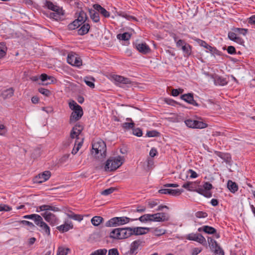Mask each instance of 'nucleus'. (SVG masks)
Returning <instances> with one entry per match:
<instances>
[{
    "instance_id": "1",
    "label": "nucleus",
    "mask_w": 255,
    "mask_h": 255,
    "mask_svg": "<svg viewBox=\"0 0 255 255\" xmlns=\"http://www.w3.org/2000/svg\"><path fill=\"white\" fill-rule=\"evenodd\" d=\"M50 211L58 212L60 211V209L57 207L49 205H43L37 207L36 209L37 212L44 211V213L41 214V216L46 221L49 223L50 225L54 226L57 223L58 219L54 214L50 212Z\"/></svg>"
},
{
    "instance_id": "2",
    "label": "nucleus",
    "mask_w": 255,
    "mask_h": 255,
    "mask_svg": "<svg viewBox=\"0 0 255 255\" xmlns=\"http://www.w3.org/2000/svg\"><path fill=\"white\" fill-rule=\"evenodd\" d=\"M75 17H77V18L67 25V28L69 30L77 29L83 23L86 22V21H89L87 13L83 9L76 11Z\"/></svg>"
},
{
    "instance_id": "3",
    "label": "nucleus",
    "mask_w": 255,
    "mask_h": 255,
    "mask_svg": "<svg viewBox=\"0 0 255 255\" xmlns=\"http://www.w3.org/2000/svg\"><path fill=\"white\" fill-rule=\"evenodd\" d=\"M107 146L106 143L100 139L92 143V154L98 158H103L106 156Z\"/></svg>"
},
{
    "instance_id": "4",
    "label": "nucleus",
    "mask_w": 255,
    "mask_h": 255,
    "mask_svg": "<svg viewBox=\"0 0 255 255\" xmlns=\"http://www.w3.org/2000/svg\"><path fill=\"white\" fill-rule=\"evenodd\" d=\"M200 182L196 181L194 182L188 181L182 185V187L190 191H195L199 194L203 195L205 197H211V194L209 192L202 189L200 187Z\"/></svg>"
},
{
    "instance_id": "5",
    "label": "nucleus",
    "mask_w": 255,
    "mask_h": 255,
    "mask_svg": "<svg viewBox=\"0 0 255 255\" xmlns=\"http://www.w3.org/2000/svg\"><path fill=\"white\" fill-rule=\"evenodd\" d=\"M84 129L83 126L80 123H77L75 126L72 128L70 132V137L65 140L63 143V146L65 148L68 147L72 143V140L75 138H76L77 140L79 139V136L81 132Z\"/></svg>"
},
{
    "instance_id": "6",
    "label": "nucleus",
    "mask_w": 255,
    "mask_h": 255,
    "mask_svg": "<svg viewBox=\"0 0 255 255\" xmlns=\"http://www.w3.org/2000/svg\"><path fill=\"white\" fill-rule=\"evenodd\" d=\"M135 220H137V219H131L125 216L114 217L108 221L106 223L105 226L108 227H117L125 225L130 221Z\"/></svg>"
},
{
    "instance_id": "7",
    "label": "nucleus",
    "mask_w": 255,
    "mask_h": 255,
    "mask_svg": "<svg viewBox=\"0 0 255 255\" xmlns=\"http://www.w3.org/2000/svg\"><path fill=\"white\" fill-rule=\"evenodd\" d=\"M123 164L122 157H111L106 162L105 170L106 171H112L116 170Z\"/></svg>"
},
{
    "instance_id": "8",
    "label": "nucleus",
    "mask_w": 255,
    "mask_h": 255,
    "mask_svg": "<svg viewBox=\"0 0 255 255\" xmlns=\"http://www.w3.org/2000/svg\"><path fill=\"white\" fill-rule=\"evenodd\" d=\"M177 47L182 50L184 57L189 58L192 55V46L185 40L179 39L177 42Z\"/></svg>"
},
{
    "instance_id": "9",
    "label": "nucleus",
    "mask_w": 255,
    "mask_h": 255,
    "mask_svg": "<svg viewBox=\"0 0 255 255\" xmlns=\"http://www.w3.org/2000/svg\"><path fill=\"white\" fill-rule=\"evenodd\" d=\"M151 222H162L168 221L170 219V216L168 213L159 212L151 214Z\"/></svg>"
},
{
    "instance_id": "10",
    "label": "nucleus",
    "mask_w": 255,
    "mask_h": 255,
    "mask_svg": "<svg viewBox=\"0 0 255 255\" xmlns=\"http://www.w3.org/2000/svg\"><path fill=\"white\" fill-rule=\"evenodd\" d=\"M84 112L81 107L73 111L70 116L69 123L74 124L78 121L83 116Z\"/></svg>"
},
{
    "instance_id": "11",
    "label": "nucleus",
    "mask_w": 255,
    "mask_h": 255,
    "mask_svg": "<svg viewBox=\"0 0 255 255\" xmlns=\"http://www.w3.org/2000/svg\"><path fill=\"white\" fill-rule=\"evenodd\" d=\"M113 79L116 82V84L119 86L124 88V85L130 84L131 81L129 78H125L122 76L115 75L113 76Z\"/></svg>"
},
{
    "instance_id": "12",
    "label": "nucleus",
    "mask_w": 255,
    "mask_h": 255,
    "mask_svg": "<svg viewBox=\"0 0 255 255\" xmlns=\"http://www.w3.org/2000/svg\"><path fill=\"white\" fill-rule=\"evenodd\" d=\"M35 224L40 228L39 231L40 232L44 233L47 235H50V228L48 225L43 221L41 216H40L39 219L37 220Z\"/></svg>"
},
{
    "instance_id": "13",
    "label": "nucleus",
    "mask_w": 255,
    "mask_h": 255,
    "mask_svg": "<svg viewBox=\"0 0 255 255\" xmlns=\"http://www.w3.org/2000/svg\"><path fill=\"white\" fill-rule=\"evenodd\" d=\"M180 98L187 103L194 106L199 107V105L194 100L193 94L188 93L181 96Z\"/></svg>"
},
{
    "instance_id": "14",
    "label": "nucleus",
    "mask_w": 255,
    "mask_h": 255,
    "mask_svg": "<svg viewBox=\"0 0 255 255\" xmlns=\"http://www.w3.org/2000/svg\"><path fill=\"white\" fill-rule=\"evenodd\" d=\"M132 236L143 235L147 234L149 231L150 228L147 227H131Z\"/></svg>"
},
{
    "instance_id": "15",
    "label": "nucleus",
    "mask_w": 255,
    "mask_h": 255,
    "mask_svg": "<svg viewBox=\"0 0 255 255\" xmlns=\"http://www.w3.org/2000/svg\"><path fill=\"white\" fill-rule=\"evenodd\" d=\"M67 61L69 64L77 67L80 66L82 64V60L73 55H68Z\"/></svg>"
},
{
    "instance_id": "16",
    "label": "nucleus",
    "mask_w": 255,
    "mask_h": 255,
    "mask_svg": "<svg viewBox=\"0 0 255 255\" xmlns=\"http://www.w3.org/2000/svg\"><path fill=\"white\" fill-rule=\"evenodd\" d=\"M141 243L142 242L139 240H135L131 243L130 246V250L128 251L129 254L131 255H136L137 253V250Z\"/></svg>"
},
{
    "instance_id": "17",
    "label": "nucleus",
    "mask_w": 255,
    "mask_h": 255,
    "mask_svg": "<svg viewBox=\"0 0 255 255\" xmlns=\"http://www.w3.org/2000/svg\"><path fill=\"white\" fill-rule=\"evenodd\" d=\"M93 8L100 13L103 16L108 18L110 16V13L104 7H102L99 4H94L93 5Z\"/></svg>"
},
{
    "instance_id": "18",
    "label": "nucleus",
    "mask_w": 255,
    "mask_h": 255,
    "mask_svg": "<svg viewBox=\"0 0 255 255\" xmlns=\"http://www.w3.org/2000/svg\"><path fill=\"white\" fill-rule=\"evenodd\" d=\"M135 47L137 50L142 54H147L150 51L149 47L145 43L136 44Z\"/></svg>"
},
{
    "instance_id": "19",
    "label": "nucleus",
    "mask_w": 255,
    "mask_h": 255,
    "mask_svg": "<svg viewBox=\"0 0 255 255\" xmlns=\"http://www.w3.org/2000/svg\"><path fill=\"white\" fill-rule=\"evenodd\" d=\"M214 153L215 155L222 159L227 163H229L231 161V156L230 153H224L218 151H215Z\"/></svg>"
},
{
    "instance_id": "20",
    "label": "nucleus",
    "mask_w": 255,
    "mask_h": 255,
    "mask_svg": "<svg viewBox=\"0 0 255 255\" xmlns=\"http://www.w3.org/2000/svg\"><path fill=\"white\" fill-rule=\"evenodd\" d=\"M81 26V27L78 29V34L79 35H84L88 33L91 27L88 22L84 23Z\"/></svg>"
},
{
    "instance_id": "21",
    "label": "nucleus",
    "mask_w": 255,
    "mask_h": 255,
    "mask_svg": "<svg viewBox=\"0 0 255 255\" xmlns=\"http://www.w3.org/2000/svg\"><path fill=\"white\" fill-rule=\"evenodd\" d=\"M14 89L13 88H9L1 91L0 96L4 99H9L14 94Z\"/></svg>"
},
{
    "instance_id": "22",
    "label": "nucleus",
    "mask_w": 255,
    "mask_h": 255,
    "mask_svg": "<svg viewBox=\"0 0 255 255\" xmlns=\"http://www.w3.org/2000/svg\"><path fill=\"white\" fill-rule=\"evenodd\" d=\"M88 9L92 20L95 23L99 22L100 21L99 12L96 11L95 9H92L88 8Z\"/></svg>"
},
{
    "instance_id": "23",
    "label": "nucleus",
    "mask_w": 255,
    "mask_h": 255,
    "mask_svg": "<svg viewBox=\"0 0 255 255\" xmlns=\"http://www.w3.org/2000/svg\"><path fill=\"white\" fill-rule=\"evenodd\" d=\"M121 228H116L112 230L110 234L111 238L118 240H122Z\"/></svg>"
},
{
    "instance_id": "24",
    "label": "nucleus",
    "mask_w": 255,
    "mask_h": 255,
    "mask_svg": "<svg viewBox=\"0 0 255 255\" xmlns=\"http://www.w3.org/2000/svg\"><path fill=\"white\" fill-rule=\"evenodd\" d=\"M228 83L227 78L220 76H216L215 78V84L220 86L226 85Z\"/></svg>"
},
{
    "instance_id": "25",
    "label": "nucleus",
    "mask_w": 255,
    "mask_h": 255,
    "mask_svg": "<svg viewBox=\"0 0 255 255\" xmlns=\"http://www.w3.org/2000/svg\"><path fill=\"white\" fill-rule=\"evenodd\" d=\"M121 230L122 239H127L132 236L131 227L122 228Z\"/></svg>"
},
{
    "instance_id": "26",
    "label": "nucleus",
    "mask_w": 255,
    "mask_h": 255,
    "mask_svg": "<svg viewBox=\"0 0 255 255\" xmlns=\"http://www.w3.org/2000/svg\"><path fill=\"white\" fill-rule=\"evenodd\" d=\"M199 232L203 231L208 234H214L216 233V230L212 227L208 226H204L198 229Z\"/></svg>"
},
{
    "instance_id": "27",
    "label": "nucleus",
    "mask_w": 255,
    "mask_h": 255,
    "mask_svg": "<svg viewBox=\"0 0 255 255\" xmlns=\"http://www.w3.org/2000/svg\"><path fill=\"white\" fill-rule=\"evenodd\" d=\"M227 187L228 189L233 193H235L238 190V186L236 183L232 180H229L227 183Z\"/></svg>"
},
{
    "instance_id": "28",
    "label": "nucleus",
    "mask_w": 255,
    "mask_h": 255,
    "mask_svg": "<svg viewBox=\"0 0 255 255\" xmlns=\"http://www.w3.org/2000/svg\"><path fill=\"white\" fill-rule=\"evenodd\" d=\"M117 14L118 15L124 17L128 20L137 21V19L135 17L128 15L126 12L120 11L117 12Z\"/></svg>"
},
{
    "instance_id": "29",
    "label": "nucleus",
    "mask_w": 255,
    "mask_h": 255,
    "mask_svg": "<svg viewBox=\"0 0 255 255\" xmlns=\"http://www.w3.org/2000/svg\"><path fill=\"white\" fill-rule=\"evenodd\" d=\"M73 227V226L71 223L70 224L65 223L64 225L58 226L57 229L60 232L64 233L68 231L70 229H72Z\"/></svg>"
},
{
    "instance_id": "30",
    "label": "nucleus",
    "mask_w": 255,
    "mask_h": 255,
    "mask_svg": "<svg viewBox=\"0 0 255 255\" xmlns=\"http://www.w3.org/2000/svg\"><path fill=\"white\" fill-rule=\"evenodd\" d=\"M66 215L70 219H72L74 220L78 221H81L83 218V216L78 215V214H75L72 211H69V212L66 213Z\"/></svg>"
},
{
    "instance_id": "31",
    "label": "nucleus",
    "mask_w": 255,
    "mask_h": 255,
    "mask_svg": "<svg viewBox=\"0 0 255 255\" xmlns=\"http://www.w3.org/2000/svg\"><path fill=\"white\" fill-rule=\"evenodd\" d=\"M44 6L47 7L49 9L53 11H56V10L59 9L58 6H57L56 5H54L52 1L49 0L45 1Z\"/></svg>"
},
{
    "instance_id": "32",
    "label": "nucleus",
    "mask_w": 255,
    "mask_h": 255,
    "mask_svg": "<svg viewBox=\"0 0 255 255\" xmlns=\"http://www.w3.org/2000/svg\"><path fill=\"white\" fill-rule=\"evenodd\" d=\"M40 79L42 82H45L48 80H50L51 82L46 83V84H50L51 83L54 82L55 79L54 77L48 76L46 74L43 73L40 76Z\"/></svg>"
},
{
    "instance_id": "33",
    "label": "nucleus",
    "mask_w": 255,
    "mask_h": 255,
    "mask_svg": "<svg viewBox=\"0 0 255 255\" xmlns=\"http://www.w3.org/2000/svg\"><path fill=\"white\" fill-rule=\"evenodd\" d=\"M50 176H34L33 182L36 183H42L49 179Z\"/></svg>"
},
{
    "instance_id": "34",
    "label": "nucleus",
    "mask_w": 255,
    "mask_h": 255,
    "mask_svg": "<svg viewBox=\"0 0 255 255\" xmlns=\"http://www.w3.org/2000/svg\"><path fill=\"white\" fill-rule=\"evenodd\" d=\"M7 47L6 43L2 42H0V58L5 56L6 53Z\"/></svg>"
},
{
    "instance_id": "35",
    "label": "nucleus",
    "mask_w": 255,
    "mask_h": 255,
    "mask_svg": "<svg viewBox=\"0 0 255 255\" xmlns=\"http://www.w3.org/2000/svg\"><path fill=\"white\" fill-rule=\"evenodd\" d=\"M83 141V138H82V139L80 141L78 142V141H77V140L75 141V146L73 147V150L72 151V153L73 154H75L79 151V149L81 148V146L82 145Z\"/></svg>"
},
{
    "instance_id": "36",
    "label": "nucleus",
    "mask_w": 255,
    "mask_h": 255,
    "mask_svg": "<svg viewBox=\"0 0 255 255\" xmlns=\"http://www.w3.org/2000/svg\"><path fill=\"white\" fill-rule=\"evenodd\" d=\"M103 221V218L101 216H95L91 219L92 224L95 226H99Z\"/></svg>"
},
{
    "instance_id": "37",
    "label": "nucleus",
    "mask_w": 255,
    "mask_h": 255,
    "mask_svg": "<svg viewBox=\"0 0 255 255\" xmlns=\"http://www.w3.org/2000/svg\"><path fill=\"white\" fill-rule=\"evenodd\" d=\"M49 17L56 21L59 20L60 19V9L56 10V11L50 12Z\"/></svg>"
},
{
    "instance_id": "38",
    "label": "nucleus",
    "mask_w": 255,
    "mask_h": 255,
    "mask_svg": "<svg viewBox=\"0 0 255 255\" xmlns=\"http://www.w3.org/2000/svg\"><path fill=\"white\" fill-rule=\"evenodd\" d=\"M194 128H204L208 127V125L201 121L194 120Z\"/></svg>"
},
{
    "instance_id": "39",
    "label": "nucleus",
    "mask_w": 255,
    "mask_h": 255,
    "mask_svg": "<svg viewBox=\"0 0 255 255\" xmlns=\"http://www.w3.org/2000/svg\"><path fill=\"white\" fill-rule=\"evenodd\" d=\"M208 242L210 249L212 250L219 247L217 242L211 237L208 238Z\"/></svg>"
},
{
    "instance_id": "40",
    "label": "nucleus",
    "mask_w": 255,
    "mask_h": 255,
    "mask_svg": "<svg viewBox=\"0 0 255 255\" xmlns=\"http://www.w3.org/2000/svg\"><path fill=\"white\" fill-rule=\"evenodd\" d=\"M137 220H138L141 222L145 223L147 222H151V214H144L141 216H140L138 219H136Z\"/></svg>"
},
{
    "instance_id": "41",
    "label": "nucleus",
    "mask_w": 255,
    "mask_h": 255,
    "mask_svg": "<svg viewBox=\"0 0 255 255\" xmlns=\"http://www.w3.org/2000/svg\"><path fill=\"white\" fill-rule=\"evenodd\" d=\"M130 34L128 32H124L122 34H119L117 35V38L120 40L127 41L130 39Z\"/></svg>"
},
{
    "instance_id": "42",
    "label": "nucleus",
    "mask_w": 255,
    "mask_h": 255,
    "mask_svg": "<svg viewBox=\"0 0 255 255\" xmlns=\"http://www.w3.org/2000/svg\"><path fill=\"white\" fill-rule=\"evenodd\" d=\"M95 81V79L93 77H86L84 79L85 83L91 88L95 87V84L93 81Z\"/></svg>"
},
{
    "instance_id": "43",
    "label": "nucleus",
    "mask_w": 255,
    "mask_h": 255,
    "mask_svg": "<svg viewBox=\"0 0 255 255\" xmlns=\"http://www.w3.org/2000/svg\"><path fill=\"white\" fill-rule=\"evenodd\" d=\"M232 30L243 35H246L248 32V29L243 28L233 27Z\"/></svg>"
},
{
    "instance_id": "44",
    "label": "nucleus",
    "mask_w": 255,
    "mask_h": 255,
    "mask_svg": "<svg viewBox=\"0 0 255 255\" xmlns=\"http://www.w3.org/2000/svg\"><path fill=\"white\" fill-rule=\"evenodd\" d=\"M196 41L198 43V44H199V45L204 47L205 48L208 50H209L210 48H211L212 46L209 45L206 41L203 40L197 39H196Z\"/></svg>"
},
{
    "instance_id": "45",
    "label": "nucleus",
    "mask_w": 255,
    "mask_h": 255,
    "mask_svg": "<svg viewBox=\"0 0 255 255\" xmlns=\"http://www.w3.org/2000/svg\"><path fill=\"white\" fill-rule=\"evenodd\" d=\"M40 216L39 215L33 214L31 215H25L23 217V218L25 219H32L34 221V223H35L37 220L39 219Z\"/></svg>"
},
{
    "instance_id": "46",
    "label": "nucleus",
    "mask_w": 255,
    "mask_h": 255,
    "mask_svg": "<svg viewBox=\"0 0 255 255\" xmlns=\"http://www.w3.org/2000/svg\"><path fill=\"white\" fill-rule=\"evenodd\" d=\"M68 104L69 108L72 111L75 110L81 107L73 100H70Z\"/></svg>"
},
{
    "instance_id": "47",
    "label": "nucleus",
    "mask_w": 255,
    "mask_h": 255,
    "mask_svg": "<svg viewBox=\"0 0 255 255\" xmlns=\"http://www.w3.org/2000/svg\"><path fill=\"white\" fill-rule=\"evenodd\" d=\"M107 250L106 249H99L92 252L90 255H106Z\"/></svg>"
},
{
    "instance_id": "48",
    "label": "nucleus",
    "mask_w": 255,
    "mask_h": 255,
    "mask_svg": "<svg viewBox=\"0 0 255 255\" xmlns=\"http://www.w3.org/2000/svg\"><path fill=\"white\" fill-rule=\"evenodd\" d=\"M69 249L68 248H64L63 247H59L57 252V255H67Z\"/></svg>"
},
{
    "instance_id": "49",
    "label": "nucleus",
    "mask_w": 255,
    "mask_h": 255,
    "mask_svg": "<svg viewBox=\"0 0 255 255\" xmlns=\"http://www.w3.org/2000/svg\"><path fill=\"white\" fill-rule=\"evenodd\" d=\"M213 188L212 185L209 182H205L203 185V188H202V190L206 191L211 194V196H212V193L210 191V190Z\"/></svg>"
},
{
    "instance_id": "50",
    "label": "nucleus",
    "mask_w": 255,
    "mask_h": 255,
    "mask_svg": "<svg viewBox=\"0 0 255 255\" xmlns=\"http://www.w3.org/2000/svg\"><path fill=\"white\" fill-rule=\"evenodd\" d=\"M135 124L133 122H125L122 124V127L126 129H133Z\"/></svg>"
},
{
    "instance_id": "51",
    "label": "nucleus",
    "mask_w": 255,
    "mask_h": 255,
    "mask_svg": "<svg viewBox=\"0 0 255 255\" xmlns=\"http://www.w3.org/2000/svg\"><path fill=\"white\" fill-rule=\"evenodd\" d=\"M164 102L167 103L168 105L173 106H176L177 105H179L180 106H181V104L179 103L178 102L173 100V99H169V98H165L164 99Z\"/></svg>"
},
{
    "instance_id": "52",
    "label": "nucleus",
    "mask_w": 255,
    "mask_h": 255,
    "mask_svg": "<svg viewBox=\"0 0 255 255\" xmlns=\"http://www.w3.org/2000/svg\"><path fill=\"white\" fill-rule=\"evenodd\" d=\"M38 92L41 94L46 96L49 97L51 94L50 91L48 89H45L44 88H39L38 90Z\"/></svg>"
},
{
    "instance_id": "53",
    "label": "nucleus",
    "mask_w": 255,
    "mask_h": 255,
    "mask_svg": "<svg viewBox=\"0 0 255 255\" xmlns=\"http://www.w3.org/2000/svg\"><path fill=\"white\" fill-rule=\"evenodd\" d=\"M148 137H158L160 133L155 130L147 131L146 134Z\"/></svg>"
},
{
    "instance_id": "54",
    "label": "nucleus",
    "mask_w": 255,
    "mask_h": 255,
    "mask_svg": "<svg viewBox=\"0 0 255 255\" xmlns=\"http://www.w3.org/2000/svg\"><path fill=\"white\" fill-rule=\"evenodd\" d=\"M166 233V230L162 229L155 228L153 231V233L155 236H161Z\"/></svg>"
},
{
    "instance_id": "55",
    "label": "nucleus",
    "mask_w": 255,
    "mask_h": 255,
    "mask_svg": "<svg viewBox=\"0 0 255 255\" xmlns=\"http://www.w3.org/2000/svg\"><path fill=\"white\" fill-rule=\"evenodd\" d=\"M116 189L114 187H110V188L104 190L101 192V194L104 196H107L112 193Z\"/></svg>"
},
{
    "instance_id": "56",
    "label": "nucleus",
    "mask_w": 255,
    "mask_h": 255,
    "mask_svg": "<svg viewBox=\"0 0 255 255\" xmlns=\"http://www.w3.org/2000/svg\"><path fill=\"white\" fill-rule=\"evenodd\" d=\"M209 51L212 54V55H217L218 56H221L222 55V52L218 50L216 47H211V48H210Z\"/></svg>"
},
{
    "instance_id": "57",
    "label": "nucleus",
    "mask_w": 255,
    "mask_h": 255,
    "mask_svg": "<svg viewBox=\"0 0 255 255\" xmlns=\"http://www.w3.org/2000/svg\"><path fill=\"white\" fill-rule=\"evenodd\" d=\"M132 133L136 136L140 137L142 135V131L140 128H133Z\"/></svg>"
},
{
    "instance_id": "58",
    "label": "nucleus",
    "mask_w": 255,
    "mask_h": 255,
    "mask_svg": "<svg viewBox=\"0 0 255 255\" xmlns=\"http://www.w3.org/2000/svg\"><path fill=\"white\" fill-rule=\"evenodd\" d=\"M195 216L198 218H204L207 217L208 214L206 212L203 211H198L195 213Z\"/></svg>"
},
{
    "instance_id": "59",
    "label": "nucleus",
    "mask_w": 255,
    "mask_h": 255,
    "mask_svg": "<svg viewBox=\"0 0 255 255\" xmlns=\"http://www.w3.org/2000/svg\"><path fill=\"white\" fill-rule=\"evenodd\" d=\"M237 32L233 31H229L228 34V38L232 41H234V40L238 37L236 34Z\"/></svg>"
},
{
    "instance_id": "60",
    "label": "nucleus",
    "mask_w": 255,
    "mask_h": 255,
    "mask_svg": "<svg viewBox=\"0 0 255 255\" xmlns=\"http://www.w3.org/2000/svg\"><path fill=\"white\" fill-rule=\"evenodd\" d=\"M186 125L190 128H194V120L191 119H187L185 121Z\"/></svg>"
},
{
    "instance_id": "61",
    "label": "nucleus",
    "mask_w": 255,
    "mask_h": 255,
    "mask_svg": "<svg viewBox=\"0 0 255 255\" xmlns=\"http://www.w3.org/2000/svg\"><path fill=\"white\" fill-rule=\"evenodd\" d=\"M196 241L201 244H204L206 243L205 238L201 234H197Z\"/></svg>"
},
{
    "instance_id": "62",
    "label": "nucleus",
    "mask_w": 255,
    "mask_h": 255,
    "mask_svg": "<svg viewBox=\"0 0 255 255\" xmlns=\"http://www.w3.org/2000/svg\"><path fill=\"white\" fill-rule=\"evenodd\" d=\"M183 192V190L181 189H170V195L173 196H178L181 194Z\"/></svg>"
},
{
    "instance_id": "63",
    "label": "nucleus",
    "mask_w": 255,
    "mask_h": 255,
    "mask_svg": "<svg viewBox=\"0 0 255 255\" xmlns=\"http://www.w3.org/2000/svg\"><path fill=\"white\" fill-rule=\"evenodd\" d=\"M213 251L215 255H224V252L220 246Z\"/></svg>"
},
{
    "instance_id": "64",
    "label": "nucleus",
    "mask_w": 255,
    "mask_h": 255,
    "mask_svg": "<svg viewBox=\"0 0 255 255\" xmlns=\"http://www.w3.org/2000/svg\"><path fill=\"white\" fill-rule=\"evenodd\" d=\"M227 52L230 54H235L236 53V50L234 46H229L227 49Z\"/></svg>"
}]
</instances>
